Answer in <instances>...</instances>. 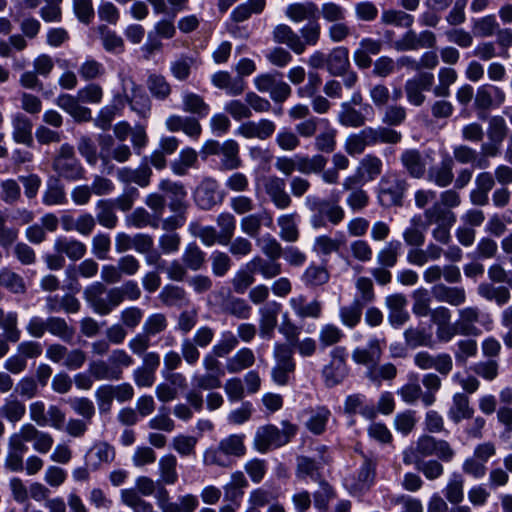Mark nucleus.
Here are the masks:
<instances>
[{
	"label": "nucleus",
	"instance_id": "obj_1",
	"mask_svg": "<svg viewBox=\"0 0 512 512\" xmlns=\"http://www.w3.org/2000/svg\"><path fill=\"white\" fill-rule=\"evenodd\" d=\"M305 206L314 213L311 216L310 223L315 229L322 228L326 225L324 217L333 225L339 224L345 217L344 209L336 202H331L327 199L307 196Z\"/></svg>",
	"mask_w": 512,
	"mask_h": 512
},
{
	"label": "nucleus",
	"instance_id": "obj_2",
	"mask_svg": "<svg viewBox=\"0 0 512 512\" xmlns=\"http://www.w3.org/2000/svg\"><path fill=\"white\" fill-rule=\"evenodd\" d=\"M273 359L272 380L277 385H287L296 369L293 349L286 343H276L273 348Z\"/></svg>",
	"mask_w": 512,
	"mask_h": 512
},
{
	"label": "nucleus",
	"instance_id": "obj_3",
	"mask_svg": "<svg viewBox=\"0 0 512 512\" xmlns=\"http://www.w3.org/2000/svg\"><path fill=\"white\" fill-rule=\"evenodd\" d=\"M407 188L406 179L396 173L385 174L379 182L378 199L380 204L384 207L402 206Z\"/></svg>",
	"mask_w": 512,
	"mask_h": 512
},
{
	"label": "nucleus",
	"instance_id": "obj_4",
	"mask_svg": "<svg viewBox=\"0 0 512 512\" xmlns=\"http://www.w3.org/2000/svg\"><path fill=\"white\" fill-rule=\"evenodd\" d=\"M52 166L60 177L67 180L75 181L84 177V169L75 157L74 148L67 143L61 145Z\"/></svg>",
	"mask_w": 512,
	"mask_h": 512
},
{
	"label": "nucleus",
	"instance_id": "obj_5",
	"mask_svg": "<svg viewBox=\"0 0 512 512\" xmlns=\"http://www.w3.org/2000/svg\"><path fill=\"white\" fill-rule=\"evenodd\" d=\"M83 297L91 309L100 316L109 315L115 308L111 301V288L107 289L102 282H94L84 289Z\"/></svg>",
	"mask_w": 512,
	"mask_h": 512
},
{
	"label": "nucleus",
	"instance_id": "obj_6",
	"mask_svg": "<svg viewBox=\"0 0 512 512\" xmlns=\"http://www.w3.org/2000/svg\"><path fill=\"white\" fill-rule=\"evenodd\" d=\"M330 362L322 369V377L326 387L332 388L341 384L348 375L345 360V348L336 347L330 353Z\"/></svg>",
	"mask_w": 512,
	"mask_h": 512
},
{
	"label": "nucleus",
	"instance_id": "obj_7",
	"mask_svg": "<svg viewBox=\"0 0 512 512\" xmlns=\"http://www.w3.org/2000/svg\"><path fill=\"white\" fill-rule=\"evenodd\" d=\"M434 79L430 72H420L408 79L404 85L407 101L413 106H421L426 101L424 92L431 90Z\"/></svg>",
	"mask_w": 512,
	"mask_h": 512
},
{
	"label": "nucleus",
	"instance_id": "obj_8",
	"mask_svg": "<svg viewBox=\"0 0 512 512\" xmlns=\"http://www.w3.org/2000/svg\"><path fill=\"white\" fill-rule=\"evenodd\" d=\"M263 187L266 195L273 205L279 210H285L292 204V198L286 191V182L276 175L264 179Z\"/></svg>",
	"mask_w": 512,
	"mask_h": 512
},
{
	"label": "nucleus",
	"instance_id": "obj_9",
	"mask_svg": "<svg viewBox=\"0 0 512 512\" xmlns=\"http://www.w3.org/2000/svg\"><path fill=\"white\" fill-rule=\"evenodd\" d=\"M506 101L504 90L498 86L484 84L477 88L474 106L478 110L499 108Z\"/></svg>",
	"mask_w": 512,
	"mask_h": 512
},
{
	"label": "nucleus",
	"instance_id": "obj_10",
	"mask_svg": "<svg viewBox=\"0 0 512 512\" xmlns=\"http://www.w3.org/2000/svg\"><path fill=\"white\" fill-rule=\"evenodd\" d=\"M407 299L403 294L396 293L386 297L385 305L389 310L388 322L394 328H400L410 318L407 311Z\"/></svg>",
	"mask_w": 512,
	"mask_h": 512
},
{
	"label": "nucleus",
	"instance_id": "obj_11",
	"mask_svg": "<svg viewBox=\"0 0 512 512\" xmlns=\"http://www.w3.org/2000/svg\"><path fill=\"white\" fill-rule=\"evenodd\" d=\"M280 310L281 304L275 301L269 302L259 309V335L261 338L267 340L273 338Z\"/></svg>",
	"mask_w": 512,
	"mask_h": 512
},
{
	"label": "nucleus",
	"instance_id": "obj_12",
	"mask_svg": "<svg viewBox=\"0 0 512 512\" xmlns=\"http://www.w3.org/2000/svg\"><path fill=\"white\" fill-rule=\"evenodd\" d=\"M165 126L170 132L182 131L192 139H198L202 133V127L197 118L192 116L170 115Z\"/></svg>",
	"mask_w": 512,
	"mask_h": 512
},
{
	"label": "nucleus",
	"instance_id": "obj_13",
	"mask_svg": "<svg viewBox=\"0 0 512 512\" xmlns=\"http://www.w3.org/2000/svg\"><path fill=\"white\" fill-rule=\"evenodd\" d=\"M482 314L477 307H464L458 310L457 327L462 336H478L481 330L476 327V323L481 322Z\"/></svg>",
	"mask_w": 512,
	"mask_h": 512
},
{
	"label": "nucleus",
	"instance_id": "obj_14",
	"mask_svg": "<svg viewBox=\"0 0 512 512\" xmlns=\"http://www.w3.org/2000/svg\"><path fill=\"white\" fill-rule=\"evenodd\" d=\"M383 47V42L379 39L365 37L361 39L359 48L353 53V59L356 65L361 69H367L372 65L370 55H378Z\"/></svg>",
	"mask_w": 512,
	"mask_h": 512
},
{
	"label": "nucleus",
	"instance_id": "obj_15",
	"mask_svg": "<svg viewBox=\"0 0 512 512\" xmlns=\"http://www.w3.org/2000/svg\"><path fill=\"white\" fill-rule=\"evenodd\" d=\"M276 130V125L269 119H261L258 122L248 121L242 123L238 129L237 134L244 138H258L266 140L271 137Z\"/></svg>",
	"mask_w": 512,
	"mask_h": 512
},
{
	"label": "nucleus",
	"instance_id": "obj_16",
	"mask_svg": "<svg viewBox=\"0 0 512 512\" xmlns=\"http://www.w3.org/2000/svg\"><path fill=\"white\" fill-rule=\"evenodd\" d=\"M383 349L380 340L373 338L368 341L366 347H357L352 351V359L359 365L372 367L379 363Z\"/></svg>",
	"mask_w": 512,
	"mask_h": 512
},
{
	"label": "nucleus",
	"instance_id": "obj_17",
	"mask_svg": "<svg viewBox=\"0 0 512 512\" xmlns=\"http://www.w3.org/2000/svg\"><path fill=\"white\" fill-rule=\"evenodd\" d=\"M431 292L438 302H444L456 307L463 305L467 299L465 289L460 286H447L439 283L432 287Z\"/></svg>",
	"mask_w": 512,
	"mask_h": 512
},
{
	"label": "nucleus",
	"instance_id": "obj_18",
	"mask_svg": "<svg viewBox=\"0 0 512 512\" xmlns=\"http://www.w3.org/2000/svg\"><path fill=\"white\" fill-rule=\"evenodd\" d=\"M254 447L260 453L282 446L280 429L274 425L260 427L254 437Z\"/></svg>",
	"mask_w": 512,
	"mask_h": 512
},
{
	"label": "nucleus",
	"instance_id": "obj_19",
	"mask_svg": "<svg viewBox=\"0 0 512 512\" xmlns=\"http://www.w3.org/2000/svg\"><path fill=\"white\" fill-rule=\"evenodd\" d=\"M289 305L294 314L301 319H318L322 315V303L319 300L307 302L303 295H296L289 299Z\"/></svg>",
	"mask_w": 512,
	"mask_h": 512
},
{
	"label": "nucleus",
	"instance_id": "obj_20",
	"mask_svg": "<svg viewBox=\"0 0 512 512\" xmlns=\"http://www.w3.org/2000/svg\"><path fill=\"white\" fill-rule=\"evenodd\" d=\"M78 96L62 94L57 97L56 105L73 117L77 122H86L91 119V110L80 104Z\"/></svg>",
	"mask_w": 512,
	"mask_h": 512
},
{
	"label": "nucleus",
	"instance_id": "obj_21",
	"mask_svg": "<svg viewBox=\"0 0 512 512\" xmlns=\"http://www.w3.org/2000/svg\"><path fill=\"white\" fill-rule=\"evenodd\" d=\"M273 39L276 43L286 44L297 55L304 53L301 37L286 24H279L274 28Z\"/></svg>",
	"mask_w": 512,
	"mask_h": 512
},
{
	"label": "nucleus",
	"instance_id": "obj_22",
	"mask_svg": "<svg viewBox=\"0 0 512 512\" xmlns=\"http://www.w3.org/2000/svg\"><path fill=\"white\" fill-rule=\"evenodd\" d=\"M401 163L407 173L416 179L423 178L426 173V162L417 149H408L401 154Z\"/></svg>",
	"mask_w": 512,
	"mask_h": 512
},
{
	"label": "nucleus",
	"instance_id": "obj_23",
	"mask_svg": "<svg viewBox=\"0 0 512 512\" xmlns=\"http://www.w3.org/2000/svg\"><path fill=\"white\" fill-rule=\"evenodd\" d=\"M350 67L349 51L346 47L339 46L328 54L327 71L332 76L344 75Z\"/></svg>",
	"mask_w": 512,
	"mask_h": 512
},
{
	"label": "nucleus",
	"instance_id": "obj_24",
	"mask_svg": "<svg viewBox=\"0 0 512 512\" xmlns=\"http://www.w3.org/2000/svg\"><path fill=\"white\" fill-rule=\"evenodd\" d=\"M213 85L223 89L230 96H238L245 90L244 81L241 78L233 79L227 71H218L211 77Z\"/></svg>",
	"mask_w": 512,
	"mask_h": 512
},
{
	"label": "nucleus",
	"instance_id": "obj_25",
	"mask_svg": "<svg viewBox=\"0 0 512 512\" xmlns=\"http://www.w3.org/2000/svg\"><path fill=\"white\" fill-rule=\"evenodd\" d=\"M151 175L152 171L147 165H143L138 169L124 167L117 171V178L120 182L125 184L133 182L140 187H146L149 185Z\"/></svg>",
	"mask_w": 512,
	"mask_h": 512
},
{
	"label": "nucleus",
	"instance_id": "obj_26",
	"mask_svg": "<svg viewBox=\"0 0 512 512\" xmlns=\"http://www.w3.org/2000/svg\"><path fill=\"white\" fill-rule=\"evenodd\" d=\"M453 161L450 158L444 159L439 166L431 167L427 179L438 187H447L453 181Z\"/></svg>",
	"mask_w": 512,
	"mask_h": 512
},
{
	"label": "nucleus",
	"instance_id": "obj_27",
	"mask_svg": "<svg viewBox=\"0 0 512 512\" xmlns=\"http://www.w3.org/2000/svg\"><path fill=\"white\" fill-rule=\"evenodd\" d=\"M254 363V352L250 348L244 347L227 359L225 367L228 373L235 374L252 367Z\"/></svg>",
	"mask_w": 512,
	"mask_h": 512
},
{
	"label": "nucleus",
	"instance_id": "obj_28",
	"mask_svg": "<svg viewBox=\"0 0 512 512\" xmlns=\"http://www.w3.org/2000/svg\"><path fill=\"white\" fill-rule=\"evenodd\" d=\"M474 410L470 407V401L464 393H456L452 399V405L448 411V417L454 422L459 423L463 419H469L473 416Z\"/></svg>",
	"mask_w": 512,
	"mask_h": 512
},
{
	"label": "nucleus",
	"instance_id": "obj_29",
	"mask_svg": "<svg viewBox=\"0 0 512 512\" xmlns=\"http://www.w3.org/2000/svg\"><path fill=\"white\" fill-rule=\"evenodd\" d=\"M54 249L60 254H65L69 259L76 261L86 253V245L76 239L59 237L55 240Z\"/></svg>",
	"mask_w": 512,
	"mask_h": 512
},
{
	"label": "nucleus",
	"instance_id": "obj_30",
	"mask_svg": "<svg viewBox=\"0 0 512 512\" xmlns=\"http://www.w3.org/2000/svg\"><path fill=\"white\" fill-rule=\"evenodd\" d=\"M477 293L487 301H495L498 306L507 304L511 298L510 291L505 286H494L491 283H481L477 287Z\"/></svg>",
	"mask_w": 512,
	"mask_h": 512
},
{
	"label": "nucleus",
	"instance_id": "obj_31",
	"mask_svg": "<svg viewBox=\"0 0 512 512\" xmlns=\"http://www.w3.org/2000/svg\"><path fill=\"white\" fill-rule=\"evenodd\" d=\"M141 289L135 281L129 280L121 286L111 288V301L115 303L116 308L125 300L137 301L141 297Z\"/></svg>",
	"mask_w": 512,
	"mask_h": 512
},
{
	"label": "nucleus",
	"instance_id": "obj_32",
	"mask_svg": "<svg viewBox=\"0 0 512 512\" xmlns=\"http://www.w3.org/2000/svg\"><path fill=\"white\" fill-rule=\"evenodd\" d=\"M382 169V160L376 155L367 154L360 160L356 170L358 171L364 182H370L381 175Z\"/></svg>",
	"mask_w": 512,
	"mask_h": 512
},
{
	"label": "nucleus",
	"instance_id": "obj_33",
	"mask_svg": "<svg viewBox=\"0 0 512 512\" xmlns=\"http://www.w3.org/2000/svg\"><path fill=\"white\" fill-rule=\"evenodd\" d=\"M182 109L184 112L197 115L198 117H206L210 112V106L205 102L204 98L194 92H184L182 95Z\"/></svg>",
	"mask_w": 512,
	"mask_h": 512
},
{
	"label": "nucleus",
	"instance_id": "obj_34",
	"mask_svg": "<svg viewBox=\"0 0 512 512\" xmlns=\"http://www.w3.org/2000/svg\"><path fill=\"white\" fill-rule=\"evenodd\" d=\"M217 182L213 179L204 180L196 189L195 199L202 209H210L217 203Z\"/></svg>",
	"mask_w": 512,
	"mask_h": 512
},
{
	"label": "nucleus",
	"instance_id": "obj_35",
	"mask_svg": "<svg viewBox=\"0 0 512 512\" xmlns=\"http://www.w3.org/2000/svg\"><path fill=\"white\" fill-rule=\"evenodd\" d=\"M25 413L26 405L15 397L6 398L0 407V417L13 424L20 422Z\"/></svg>",
	"mask_w": 512,
	"mask_h": 512
},
{
	"label": "nucleus",
	"instance_id": "obj_36",
	"mask_svg": "<svg viewBox=\"0 0 512 512\" xmlns=\"http://www.w3.org/2000/svg\"><path fill=\"white\" fill-rule=\"evenodd\" d=\"M280 228L279 236L285 242L294 243L298 241L300 232L296 223V214H282L277 218Z\"/></svg>",
	"mask_w": 512,
	"mask_h": 512
},
{
	"label": "nucleus",
	"instance_id": "obj_37",
	"mask_svg": "<svg viewBox=\"0 0 512 512\" xmlns=\"http://www.w3.org/2000/svg\"><path fill=\"white\" fill-rule=\"evenodd\" d=\"M13 126V139L17 143L31 145L33 142L32 137V123L23 114H17L12 120Z\"/></svg>",
	"mask_w": 512,
	"mask_h": 512
},
{
	"label": "nucleus",
	"instance_id": "obj_38",
	"mask_svg": "<svg viewBox=\"0 0 512 512\" xmlns=\"http://www.w3.org/2000/svg\"><path fill=\"white\" fill-rule=\"evenodd\" d=\"M317 6L313 2L293 3L287 6L285 15L293 22L299 23L315 18Z\"/></svg>",
	"mask_w": 512,
	"mask_h": 512
},
{
	"label": "nucleus",
	"instance_id": "obj_39",
	"mask_svg": "<svg viewBox=\"0 0 512 512\" xmlns=\"http://www.w3.org/2000/svg\"><path fill=\"white\" fill-rule=\"evenodd\" d=\"M438 84L432 89L435 97H448L450 87L457 81L458 74L451 67H442L437 74Z\"/></svg>",
	"mask_w": 512,
	"mask_h": 512
},
{
	"label": "nucleus",
	"instance_id": "obj_40",
	"mask_svg": "<svg viewBox=\"0 0 512 512\" xmlns=\"http://www.w3.org/2000/svg\"><path fill=\"white\" fill-rule=\"evenodd\" d=\"M197 65L193 56L182 54L170 63V72L178 81H186L191 74V69Z\"/></svg>",
	"mask_w": 512,
	"mask_h": 512
},
{
	"label": "nucleus",
	"instance_id": "obj_41",
	"mask_svg": "<svg viewBox=\"0 0 512 512\" xmlns=\"http://www.w3.org/2000/svg\"><path fill=\"white\" fill-rule=\"evenodd\" d=\"M28 439L33 442V449L41 454L48 453L54 443V439L48 432L39 430L31 423H27Z\"/></svg>",
	"mask_w": 512,
	"mask_h": 512
},
{
	"label": "nucleus",
	"instance_id": "obj_42",
	"mask_svg": "<svg viewBox=\"0 0 512 512\" xmlns=\"http://www.w3.org/2000/svg\"><path fill=\"white\" fill-rule=\"evenodd\" d=\"M177 464L173 454H166L159 459V475L163 484L173 485L178 481Z\"/></svg>",
	"mask_w": 512,
	"mask_h": 512
},
{
	"label": "nucleus",
	"instance_id": "obj_43",
	"mask_svg": "<svg viewBox=\"0 0 512 512\" xmlns=\"http://www.w3.org/2000/svg\"><path fill=\"white\" fill-rule=\"evenodd\" d=\"M443 492L449 503L452 505L460 504L464 499V479L462 475L453 473Z\"/></svg>",
	"mask_w": 512,
	"mask_h": 512
},
{
	"label": "nucleus",
	"instance_id": "obj_44",
	"mask_svg": "<svg viewBox=\"0 0 512 512\" xmlns=\"http://www.w3.org/2000/svg\"><path fill=\"white\" fill-rule=\"evenodd\" d=\"M246 268L251 272H260L266 279H271L281 273V265L275 260L266 261L260 256L254 257L246 264Z\"/></svg>",
	"mask_w": 512,
	"mask_h": 512
},
{
	"label": "nucleus",
	"instance_id": "obj_45",
	"mask_svg": "<svg viewBox=\"0 0 512 512\" xmlns=\"http://www.w3.org/2000/svg\"><path fill=\"white\" fill-rule=\"evenodd\" d=\"M327 162V158L321 154L297 157V171L302 174H318L325 169Z\"/></svg>",
	"mask_w": 512,
	"mask_h": 512
},
{
	"label": "nucleus",
	"instance_id": "obj_46",
	"mask_svg": "<svg viewBox=\"0 0 512 512\" xmlns=\"http://www.w3.org/2000/svg\"><path fill=\"white\" fill-rule=\"evenodd\" d=\"M147 88L154 98L161 101L168 99L172 93L170 83L160 74H151L148 77Z\"/></svg>",
	"mask_w": 512,
	"mask_h": 512
},
{
	"label": "nucleus",
	"instance_id": "obj_47",
	"mask_svg": "<svg viewBox=\"0 0 512 512\" xmlns=\"http://www.w3.org/2000/svg\"><path fill=\"white\" fill-rule=\"evenodd\" d=\"M366 129L372 146L378 143L396 144L402 139L400 132L388 127H366Z\"/></svg>",
	"mask_w": 512,
	"mask_h": 512
},
{
	"label": "nucleus",
	"instance_id": "obj_48",
	"mask_svg": "<svg viewBox=\"0 0 512 512\" xmlns=\"http://www.w3.org/2000/svg\"><path fill=\"white\" fill-rule=\"evenodd\" d=\"M48 332L64 342L70 343L75 336V329L70 326L64 318H47Z\"/></svg>",
	"mask_w": 512,
	"mask_h": 512
},
{
	"label": "nucleus",
	"instance_id": "obj_49",
	"mask_svg": "<svg viewBox=\"0 0 512 512\" xmlns=\"http://www.w3.org/2000/svg\"><path fill=\"white\" fill-rule=\"evenodd\" d=\"M367 129L364 128L358 133L349 135L345 140V151L350 156L362 154L367 146H372L370 138H368Z\"/></svg>",
	"mask_w": 512,
	"mask_h": 512
},
{
	"label": "nucleus",
	"instance_id": "obj_50",
	"mask_svg": "<svg viewBox=\"0 0 512 512\" xmlns=\"http://www.w3.org/2000/svg\"><path fill=\"white\" fill-rule=\"evenodd\" d=\"M120 497L122 503L134 512H155L153 505L140 497L133 488L123 489Z\"/></svg>",
	"mask_w": 512,
	"mask_h": 512
},
{
	"label": "nucleus",
	"instance_id": "obj_51",
	"mask_svg": "<svg viewBox=\"0 0 512 512\" xmlns=\"http://www.w3.org/2000/svg\"><path fill=\"white\" fill-rule=\"evenodd\" d=\"M219 451L228 456L242 457L246 453L244 436L233 434L219 442Z\"/></svg>",
	"mask_w": 512,
	"mask_h": 512
},
{
	"label": "nucleus",
	"instance_id": "obj_52",
	"mask_svg": "<svg viewBox=\"0 0 512 512\" xmlns=\"http://www.w3.org/2000/svg\"><path fill=\"white\" fill-rule=\"evenodd\" d=\"M397 375V368L392 363H385L383 365L374 364L366 371V377L373 383L380 385L382 381L393 380Z\"/></svg>",
	"mask_w": 512,
	"mask_h": 512
},
{
	"label": "nucleus",
	"instance_id": "obj_53",
	"mask_svg": "<svg viewBox=\"0 0 512 512\" xmlns=\"http://www.w3.org/2000/svg\"><path fill=\"white\" fill-rule=\"evenodd\" d=\"M338 121L343 126L358 128L366 123V118L361 112L357 111L349 103L345 102L341 104Z\"/></svg>",
	"mask_w": 512,
	"mask_h": 512
},
{
	"label": "nucleus",
	"instance_id": "obj_54",
	"mask_svg": "<svg viewBox=\"0 0 512 512\" xmlns=\"http://www.w3.org/2000/svg\"><path fill=\"white\" fill-rule=\"evenodd\" d=\"M98 223L108 229L116 227L118 217L114 212V204L110 200H99L96 204Z\"/></svg>",
	"mask_w": 512,
	"mask_h": 512
},
{
	"label": "nucleus",
	"instance_id": "obj_55",
	"mask_svg": "<svg viewBox=\"0 0 512 512\" xmlns=\"http://www.w3.org/2000/svg\"><path fill=\"white\" fill-rule=\"evenodd\" d=\"M404 340L408 347L415 349L422 346L432 345V335L424 328L409 327L404 332Z\"/></svg>",
	"mask_w": 512,
	"mask_h": 512
},
{
	"label": "nucleus",
	"instance_id": "obj_56",
	"mask_svg": "<svg viewBox=\"0 0 512 512\" xmlns=\"http://www.w3.org/2000/svg\"><path fill=\"white\" fill-rule=\"evenodd\" d=\"M223 155L222 165L227 170H234L241 166L239 158V145L234 140H226L221 146Z\"/></svg>",
	"mask_w": 512,
	"mask_h": 512
},
{
	"label": "nucleus",
	"instance_id": "obj_57",
	"mask_svg": "<svg viewBox=\"0 0 512 512\" xmlns=\"http://www.w3.org/2000/svg\"><path fill=\"white\" fill-rule=\"evenodd\" d=\"M424 216L427 224H454L456 222V215L452 211L442 208L438 203L426 209Z\"/></svg>",
	"mask_w": 512,
	"mask_h": 512
},
{
	"label": "nucleus",
	"instance_id": "obj_58",
	"mask_svg": "<svg viewBox=\"0 0 512 512\" xmlns=\"http://www.w3.org/2000/svg\"><path fill=\"white\" fill-rule=\"evenodd\" d=\"M422 384L426 389V392H423L422 403L428 407L435 403L436 393L440 390L442 382L437 374L427 373L422 378Z\"/></svg>",
	"mask_w": 512,
	"mask_h": 512
},
{
	"label": "nucleus",
	"instance_id": "obj_59",
	"mask_svg": "<svg viewBox=\"0 0 512 512\" xmlns=\"http://www.w3.org/2000/svg\"><path fill=\"white\" fill-rule=\"evenodd\" d=\"M400 249L401 243L399 241L386 243L377 253V263L383 267H394L397 263Z\"/></svg>",
	"mask_w": 512,
	"mask_h": 512
},
{
	"label": "nucleus",
	"instance_id": "obj_60",
	"mask_svg": "<svg viewBox=\"0 0 512 512\" xmlns=\"http://www.w3.org/2000/svg\"><path fill=\"white\" fill-rule=\"evenodd\" d=\"M344 337L343 331L335 324L327 323L321 326L318 340L322 348L338 344Z\"/></svg>",
	"mask_w": 512,
	"mask_h": 512
},
{
	"label": "nucleus",
	"instance_id": "obj_61",
	"mask_svg": "<svg viewBox=\"0 0 512 512\" xmlns=\"http://www.w3.org/2000/svg\"><path fill=\"white\" fill-rule=\"evenodd\" d=\"M43 202L46 205H61L66 202L64 186L59 179L51 178L43 195Z\"/></svg>",
	"mask_w": 512,
	"mask_h": 512
},
{
	"label": "nucleus",
	"instance_id": "obj_62",
	"mask_svg": "<svg viewBox=\"0 0 512 512\" xmlns=\"http://www.w3.org/2000/svg\"><path fill=\"white\" fill-rule=\"evenodd\" d=\"M329 417L330 411L327 408L318 407L311 411V415L306 422V427L311 433L320 435L325 431Z\"/></svg>",
	"mask_w": 512,
	"mask_h": 512
},
{
	"label": "nucleus",
	"instance_id": "obj_63",
	"mask_svg": "<svg viewBox=\"0 0 512 512\" xmlns=\"http://www.w3.org/2000/svg\"><path fill=\"white\" fill-rule=\"evenodd\" d=\"M363 304L354 301L350 305L342 306L339 310V317L343 325L354 328L361 320Z\"/></svg>",
	"mask_w": 512,
	"mask_h": 512
},
{
	"label": "nucleus",
	"instance_id": "obj_64",
	"mask_svg": "<svg viewBox=\"0 0 512 512\" xmlns=\"http://www.w3.org/2000/svg\"><path fill=\"white\" fill-rule=\"evenodd\" d=\"M168 327V320L163 313H152L144 321L142 332L150 338L164 332Z\"/></svg>",
	"mask_w": 512,
	"mask_h": 512
}]
</instances>
